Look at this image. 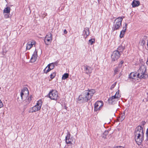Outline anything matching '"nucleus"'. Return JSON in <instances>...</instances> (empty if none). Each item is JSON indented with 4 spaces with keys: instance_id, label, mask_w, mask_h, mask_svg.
<instances>
[{
    "instance_id": "obj_47",
    "label": "nucleus",
    "mask_w": 148,
    "mask_h": 148,
    "mask_svg": "<svg viewBox=\"0 0 148 148\" xmlns=\"http://www.w3.org/2000/svg\"><path fill=\"white\" fill-rule=\"evenodd\" d=\"M45 108L44 107H42V109L43 110H44L45 109Z\"/></svg>"
},
{
    "instance_id": "obj_37",
    "label": "nucleus",
    "mask_w": 148,
    "mask_h": 148,
    "mask_svg": "<svg viewBox=\"0 0 148 148\" xmlns=\"http://www.w3.org/2000/svg\"><path fill=\"white\" fill-rule=\"evenodd\" d=\"M119 90L116 91L115 95H116L117 96H119L121 97V96L119 95Z\"/></svg>"
},
{
    "instance_id": "obj_35",
    "label": "nucleus",
    "mask_w": 148,
    "mask_h": 148,
    "mask_svg": "<svg viewBox=\"0 0 148 148\" xmlns=\"http://www.w3.org/2000/svg\"><path fill=\"white\" fill-rule=\"evenodd\" d=\"M10 13H7V14H5L4 15L5 17L6 18H8L9 17Z\"/></svg>"
},
{
    "instance_id": "obj_20",
    "label": "nucleus",
    "mask_w": 148,
    "mask_h": 148,
    "mask_svg": "<svg viewBox=\"0 0 148 148\" xmlns=\"http://www.w3.org/2000/svg\"><path fill=\"white\" fill-rule=\"evenodd\" d=\"M115 99H113L112 98H110L108 99V101L109 103L111 104H114L116 103V100Z\"/></svg>"
},
{
    "instance_id": "obj_12",
    "label": "nucleus",
    "mask_w": 148,
    "mask_h": 148,
    "mask_svg": "<svg viewBox=\"0 0 148 148\" xmlns=\"http://www.w3.org/2000/svg\"><path fill=\"white\" fill-rule=\"evenodd\" d=\"M71 134L69 133H68L67 134V136H66L65 140L67 144H72V142L74 141V142H75V140L74 139H72V138H70Z\"/></svg>"
},
{
    "instance_id": "obj_52",
    "label": "nucleus",
    "mask_w": 148,
    "mask_h": 148,
    "mask_svg": "<svg viewBox=\"0 0 148 148\" xmlns=\"http://www.w3.org/2000/svg\"><path fill=\"white\" fill-rule=\"evenodd\" d=\"M1 89V88L0 87V90Z\"/></svg>"
},
{
    "instance_id": "obj_28",
    "label": "nucleus",
    "mask_w": 148,
    "mask_h": 148,
    "mask_svg": "<svg viewBox=\"0 0 148 148\" xmlns=\"http://www.w3.org/2000/svg\"><path fill=\"white\" fill-rule=\"evenodd\" d=\"M56 72H54L50 75V78L51 79H53L56 76Z\"/></svg>"
},
{
    "instance_id": "obj_32",
    "label": "nucleus",
    "mask_w": 148,
    "mask_h": 148,
    "mask_svg": "<svg viewBox=\"0 0 148 148\" xmlns=\"http://www.w3.org/2000/svg\"><path fill=\"white\" fill-rule=\"evenodd\" d=\"M123 63L124 61L123 60L121 61L120 62L119 64H118V67H119V68H121L122 66Z\"/></svg>"
},
{
    "instance_id": "obj_13",
    "label": "nucleus",
    "mask_w": 148,
    "mask_h": 148,
    "mask_svg": "<svg viewBox=\"0 0 148 148\" xmlns=\"http://www.w3.org/2000/svg\"><path fill=\"white\" fill-rule=\"evenodd\" d=\"M37 56V51L36 49L30 60V62H35L36 60Z\"/></svg>"
},
{
    "instance_id": "obj_15",
    "label": "nucleus",
    "mask_w": 148,
    "mask_h": 148,
    "mask_svg": "<svg viewBox=\"0 0 148 148\" xmlns=\"http://www.w3.org/2000/svg\"><path fill=\"white\" fill-rule=\"evenodd\" d=\"M27 96L26 99L23 101L24 103H25V106L29 104L32 100L31 96L30 97L27 96Z\"/></svg>"
},
{
    "instance_id": "obj_43",
    "label": "nucleus",
    "mask_w": 148,
    "mask_h": 148,
    "mask_svg": "<svg viewBox=\"0 0 148 148\" xmlns=\"http://www.w3.org/2000/svg\"><path fill=\"white\" fill-rule=\"evenodd\" d=\"M146 136H148V128L147 129V131H146Z\"/></svg>"
},
{
    "instance_id": "obj_23",
    "label": "nucleus",
    "mask_w": 148,
    "mask_h": 148,
    "mask_svg": "<svg viewBox=\"0 0 148 148\" xmlns=\"http://www.w3.org/2000/svg\"><path fill=\"white\" fill-rule=\"evenodd\" d=\"M87 92H89V95H90L91 97L93 96L95 92V90H89L87 91Z\"/></svg>"
},
{
    "instance_id": "obj_2",
    "label": "nucleus",
    "mask_w": 148,
    "mask_h": 148,
    "mask_svg": "<svg viewBox=\"0 0 148 148\" xmlns=\"http://www.w3.org/2000/svg\"><path fill=\"white\" fill-rule=\"evenodd\" d=\"M92 97L89 95V92L85 91L80 95L77 99V102L79 103H83L88 101L90 100Z\"/></svg>"
},
{
    "instance_id": "obj_36",
    "label": "nucleus",
    "mask_w": 148,
    "mask_h": 148,
    "mask_svg": "<svg viewBox=\"0 0 148 148\" xmlns=\"http://www.w3.org/2000/svg\"><path fill=\"white\" fill-rule=\"evenodd\" d=\"M108 134V131H106L103 133V135H105L106 136Z\"/></svg>"
},
{
    "instance_id": "obj_9",
    "label": "nucleus",
    "mask_w": 148,
    "mask_h": 148,
    "mask_svg": "<svg viewBox=\"0 0 148 148\" xmlns=\"http://www.w3.org/2000/svg\"><path fill=\"white\" fill-rule=\"evenodd\" d=\"M121 55V53L118 51H115L111 55V58L113 61H114L119 59Z\"/></svg>"
},
{
    "instance_id": "obj_34",
    "label": "nucleus",
    "mask_w": 148,
    "mask_h": 148,
    "mask_svg": "<svg viewBox=\"0 0 148 148\" xmlns=\"http://www.w3.org/2000/svg\"><path fill=\"white\" fill-rule=\"evenodd\" d=\"M47 15V14L46 12H44L42 16V18L43 19Z\"/></svg>"
},
{
    "instance_id": "obj_14",
    "label": "nucleus",
    "mask_w": 148,
    "mask_h": 148,
    "mask_svg": "<svg viewBox=\"0 0 148 148\" xmlns=\"http://www.w3.org/2000/svg\"><path fill=\"white\" fill-rule=\"evenodd\" d=\"M127 24L125 23V27H123V29L121 32L120 34V37L121 38H122L123 37L124 34L125 33V32L126 31L127 28Z\"/></svg>"
},
{
    "instance_id": "obj_38",
    "label": "nucleus",
    "mask_w": 148,
    "mask_h": 148,
    "mask_svg": "<svg viewBox=\"0 0 148 148\" xmlns=\"http://www.w3.org/2000/svg\"><path fill=\"white\" fill-rule=\"evenodd\" d=\"M3 104L1 101L0 100V108L3 106Z\"/></svg>"
},
{
    "instance_id": "obj_8",
    "label": "nucleus",
    "mask_w": 148,
    "mask_h": 148,
    "mask_svg": "<svg viewBox=\"0 0 148 148\" xmlns=\"http://www.w3.org/2000/svg\"><path fill=\"white\" fill-rule=\"evenodd\" d=\"M25 92H26L27 94L26 96L28 95L29 92L28 89L27 88L25 87L21 90L20 95V97L17 98V100L18 101H21L23 100V96L24 95V93H25Z\"/></svg>"
},
{
    "instance_id": "obj_30",
    "label": "nucleus",
    "mask_w": 148,
    "mask_h": 148,
    "mask_svg": "<svg viewBox=\"0 0 148 148\" xmlns=\"http://www.w3.org/2000/svg\"><path fill=\"white\" fill-rule=\"evenodd\" d=\"M119 67H116L115 68V69L114 71V75H115L119 73Z\"/></svg>"
},
{
    "instance_id": "obj_7",
    "label": "nucleus",
    "mask_w": 148,
    "mask_h": 148,
    "mask_svg": "<svg viewBox=\"0 0 148 148\" xmlns=\"http://www.w3.org/2000/svg\"><path fill=\"white\" fill-rule=\"evenodd\" d=\"M52 40V35L50 33H48L45 38L44 42L47 45H49Z\"/></svg>"
},
{
    "instance_id": "obj_51",
    "label": "nucleus",
    "mask_w": 148,
    "mask_h": 148,
    "mask_svg": "<svg viewBox=\"0 0 148 148\" xmlns=\"http://www.w3.org/2000/svg\"><path fill=\"white\" fill-rule=\"evenodd\" d=\"M47 109L46 108H45L46 110H47Z\"/></svg>"
},
{
    "instance_id": "obj_6",
    "label": "nucleus",
    "mask_w": 148,
    "mask_h": 148,
    "mask_svg": "<svg viewBox=\"0 0 148 148\" xmlns=\"http://www.w3.org/2000/svg\"><path fill=\"white\" fill-rule=\"evenodd\" d=\"M48 96L51 99L55 101L59 99V98L58 96L57 91L54 90H52L50 91L48 94Z\"/></svg>"
},
{
    "instance_id": "obj_3",
    "label": "nucleus",
    "mask_w": 148,
    "mask_h": 148,
    "mask_svg": "<svg viewBox=\"0 0 148 148\" xmlns=\"http://www.w3.org/2000/svg\"><path fill=\"white\" fill-rule=\"evenodd\" d=\"M147 69L144 65L141 66L138 71L137 77L140 79L146 78L148 77V75L146 73Z\"/></svg>"
},
{
    "instance_id": "obj_29",
    "label": "nucleus",
    "mask_w": 148,
    "mask_h": 148,
    "mask_svg": "<svg viewBox=\"0 0 148 148\" xmlns=\"http://www.w3.org/2000/svg\"><path fill=\"white\" fill-rule=\"evenodd\" d=\"M54 63H51L48 65V66L50 67L52 69H53L54 67Z\"/></svg>"
},
{
    "instance_id": "obj_24",
    "label": "nucleus",
    "mask_w": 148,
    "mask_h": 148,
    "mask_svg": "<svg viewBox=\"0 0 148 148\" xmlns=\"http://www.w3.org/2000/svg\"><path fill=\"white\" fill-rule=\"evenodd\" d=\"M51 70L52 69L50 67L48 66H47L44 70V73H47Z\"/></svg>"
},
{
    "instance_id": "obj_19",
    "label": "nucleus",
    "mask_w": 148,
    "mask_h": 148,
    "mask_svg": "<svg viewBox=\"0 0 148 148\" xmlns=\"http://www.w3.org/2000/svg\"><path fill=\"white\" fill-rule=\"evenodd\" d=\"M140 2L138 1L134 0L132 2V5L133 8L138 6L140 5Z\"/></svg>"
},
{
    "instance_id": "obj_42",
    "label": "nucleus",
    "mask_w": 148,
    "mask_h": 148,
    "mask_svg": "<svg viewBox=\"0 0 148 148\" xmlns=\"http://www.w3.org/2000/svg\"><path fill=\"white\" fill-rule=\"evenodd\" d=\"M67 31L66 29H65L64 31V34H66L67 33Z\"/></svg>"
},
{
    "instance_id": "obj_1",
    "label": "nucleus",
    "mask_w": 148,
    "mask_h": 148,
    "mask_svg": "<svg viewBox=\"0 0 148 148\" xmlns=\"http://www.w3.org/2000/svg\"><path fill=\"white\" fill-rule=\"evenodd\" d=\"M145 132L142 126H138L134 132L135 140L137 144L140 145L144 140Z\"/></svg>"
},
{
    "instance_id": "obj_49",
    "label": "nucleus",
    "mask_w": 148,
    "mask_h": 148,
    "mask_svg": "<svg viewBox=\"0 0 148 148\" xmlns=\"http://www.w3.org/2000/svg\"><path fill=\"white\" fill-rule=\"evenodd\" d=\"M147 47L148 48V42H147Z\"/></svg>"
},
{
    "instance_id": "obj_39",
    "label": "nucleus",
    "mask_w": 148,
    "mask_h": 148,
    "mask_svg": "<svg viewBox=\"0 0 148 148\" xmlns=\"http://www.w3.org/2000/svg\"><path fill=\"white\" fill-rule=\"evenodd\" d=\"M141 124L143 126V127L144 126V125L145 124L146 122L145 121H142L141 122Z\"/></svg>"
},
{
    "instance_id": "obj_31",
    "label": "nucleus",
    "mask_w": 148,
    "mask_h": 148,
    "mask_svg": "<svg viewBox=\"0 0 148 148\" xmlns=\"http://www.w3.org/2000/svg\"><path fill=\"white\" fill-rule=\"evenodd\" d=\"M89 42L91 45H92L95 42V40L94 39H91L89 40Z\"/></svg>"
},
{
    "instance_id": "obj_46",
    "label": "nucleus",
    "mask_w": 148,
    "mask_h": 148,
    "mask_svg": "<svg viewBox=\"0 0 148 148\" xmlns=\"http://www.w3.org/2000/svg\"><path fill=\"white\" fill-rule=\"evenodd\" d=\"M146 137H147V138H146V139L145 140V141L147 142V141H148V136H146Z\"/></svg>"
},
{
    "instance_id": "obj_18",
    "label": "nucleus",
    "mask_w": 148,
    "mask_h": 148,
    "mask_svg": "<svg viewBox=\"0 0 148 148\" xmlns=\"http://www.w3.org/2000/svg\"><path fill=\"white\" fill-rule=\"evenodd\" d=\"M137 73H131L129 75L128 78L130 79H135V77H137Z\"/></svg>"
},
{
    "instance_id": "obj_10",
    "label": "nucleus",
    "mask_w": 148,
    "mask_h": 148,
    "mask_svg": "<svg viewBox=\"0 0 148 148\" xmlns=\"http://www.w3.org/2000/svg\"><path fill=\"white\" fill-rule=\"evenodd\" d=\"M103 105V103L102 101H98L95 104L94 110L95 111H97L100 110L102 106Z\"/></svg>"
},
{
    "instance_id": "obj_16",
    "label": "nucleus",
    "mask_w": 148,
    "mask_h": 148,
    "mask_svg": "<svg viewBox=\"0 0 148 148\" xmlns=\"http://www.w3.org/2000/svg\"><path fill=\"white\" fill-rule=\"evenodd\" d=\"M35 42L34 41H33L31 42H28L26 45V49L29 50L32 47L33 45L35 44Z\"/></svg>"
},
{
    "instance_id": "obj_33",
    "label": "nucleus",
    "mask_w": 148,
    "mask_h": 148,
    "mask_svg": "<svg viewBox=\"0 0 148 148\" xmlns=\"http://www.w3.org/2000/svg\"><path fill=\"white\" fill-rule=\"evenodd\" d=\"M116 84V82H115L110 87V89L112 90L115 86Z\"/></svg>"
},
{
    "instance_id": "obj_22",
    "label": "nucleus",
    "mask_w": 148,
    "mask_h": 148,
    "mask_svg": "<svg viewBox=\"0 0 148 148\" xmlns=\"http://www.w3.org/2000/svg\"><path fill=\"white\" fill-rule=\"evenodd\" d=\"M125 49V47H123L122 45H120L117 48V50L116 51H118L119 53H121V52H122Z\"/></svg>"
},
{
    "instance_id": "obj_50",
    "label": "nucleus",
    "mask_w": 148,
    "mask_h": 148,
    "mask_svg": "<svg viewBox=\"0 0 148 148\" xmlns=\"http://www.w3.org/2000/svg\"><path fill=\"white\" fill-rule=\"evenodd\" d=\"M98 2L99 3V0H98Z\"/></svg>"
},
{
    "instance_id": "obj_27",
    "label": "nucleus",
    "mask_w": 148,
    "mask_h": 148,
    "mask_svg": "<svg viewBox=\"0 0 148 148\" xmlns=\"http://www.w3.org/2000/svg\"><path fill=\"white\" fill-rule=\"evenodd\" d=\"M120 97V96H117L116 95H115L112 96L110 98H112L113 99H116V101H117L119 98Z\"/></svg>"
},
{
    "instance_id": "obj_17",
    "label": "nucleus",
    "mask_w": 148,
    "mask_h": 148,
    "mask_svg": "<svg viewBox=\"0 0 148 148\" xmlns=\"http://www.w3.org/2000/svg\"><path fill=\"white\" fill-rule=\"evenodd\" d=\"M89 30L88 28H85L84 29L83 33V35L85 38H86L89 35Z\"/></svg>"
},
{
    "instance_id": "obj_21",
    "label": "nucleus",
    "mask_w": 148,
    "mask_h": 148,
    "mask_svg": "<svg viewBox=\"0 0 148 148\" xmlns=\"http://www.w3.org/2000/svg\"><path fill=\"white\" fill-rule=\"evenodd\" d=\"M125 112H124L123 113H122L121 115H120L119 119L118 120L119 121H123L125 118Z\"/></svg>"
},
{
    "instance_id": "obj_44",
    "label": "nucleus",
    "mask_w": 148,
    "mask_h": 148,
    "mask_svg": "<svg viewBox=\"0 0 148 148\" xmlns=\"http://www.w3.org/2000/svg\"><path fill=\"white\" fill-rule=\"evenodd\" d=\"M64 108L65 109H67V107H66V105L65 104L64 105Z\"/></svg>"
},
{
    "instance_id": "obj_40",
    "label": "nucleus",
    "mask_w": 148,
    "mask_h": 148,
    "mask_svg": "<svg viewBox=\"0 0 148 148\" xmlns=\"http://www.w3.org/2000/svg\"><path fill=\"white\" fill-rule=\"evenodd\" d=\"M114 148H124V147L122 146H116Z\"/></svg>"
},
{
    "instance_id": "obj_4",
    "label": "nucleus",
    "mask_w": 148,
    "mask_h": 148,
    "mask_svg": "<svg viewBox=\"0 0 148 148\" xmlns=\"http://www.w3.org/2000/svg\"><path fill=\"white\" fill-rule=\"evenodd\" d=\"M123 18L121 17H119L116 18L112 27V30L113 32L115 30H118L122 26V22Z\"/></svg>"
},
{
    "instance_id": "obj_45",
    "label": "nucleus",
    "mask_w": 148,
    "mask_h": 148,
    "mask_svg": "<svg viewBox=\"0 0 148 148\" xmlns=\"http://www.w3.org/2000/svg\"><path fill=\"white\" fill-rule=\"evenodd\" d=\"M106 135H103V134L102 135V137L104 138H106Z\"/></svg>"
},
{
    "instance_id": "obj_5",
    "label": "nucleus",
    "mask_w": 148,
    "mask_h": 148,
    "mask_svg": "<svg viewBox=\"0 0 148 148\" xmlns=\"http://www.w3.org/2000/svg\"><path fill=\"white\" fill-rule=\"evenodd\" d=\"M42 102L41 99L38 101L36 105L29 109L28 112L29 113L36 112L39 110L41 107Z\"/></svg>"
},
{
    "instance_id": "obj_48",
    "label": "nucleus",
    "mask_w": 148,
    "mask_h": 148,
    "mask_svg": "<svg viewBox=\"0 0 148 148\" xmlns=\"http://www.w3.org/2000/svg\"><path fill=\"white\" fill-rule=\"evenodd\" d=\"M146 102L147 101H148V99H146Z\"/></svg>"
},
{
    "instance_id": "obj_25",
    "label": "nucleus",
    "mask_w": 148,
    "mask_h": 148,
    "mask_svg": "<svg viewBox=\"0 0 148 148\" xmlns=\"http://www.w3.org/2000/svg\"><path fill=\"white\" fill-rule=\"evenodd\" d=\"M10 8L7 7L5 8L3 10L4 13H10Z\"/></svg>"
},
{
    "instance_id": "obj_41",
    "label": "nucleus",
    "mask_w": 148,
    "mask_h": 148,
    "mask_svg": "<svg viewBox=\"0 0 148 148\" xmlns=\"http://www.w3.org/2000/svg\"><path fill=\"white\" fill-rule=\"evenodd\" d=\"M143 44V45H144L145 43V41L144 40H142L141 42Z\"/></svg>"
},
{
    "instance_id": "obj_11",
    "label": "nucleus",
    "mask_w": 148,
    "mask_h": 148,
    "mask_svg": "<svg viewBox=\"0 0 148 148\" xmlns=\"http://www.w3.org/2000/svg\"><path fill=\"white\" fill-rule=\"evenodd\" d=\"M84 71L87 74H89L91 73L93 68L90 66L85 65L84 66Z\"/></svg>"
},
{
    "instance_id": "obj_26",
    "label": "nucleus",
    "mask_w": 148,
    "mask_h": 148,
    "mask_svg": "<svg viewBox=\"0 0 148 148\" xmlns=\"http://www.w3.org/2000/svg\"><path fill=\"white\" fill-rule=\"evenodd\" d=\"M69 74L67 73H65L62 76V79L65 80L67 79L69 77Z\"/></svg>"
}]
</instances>
